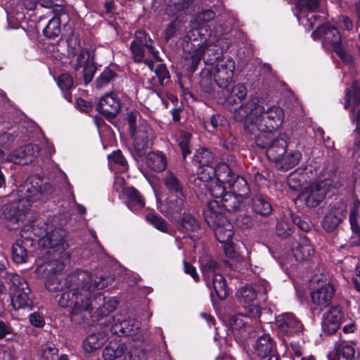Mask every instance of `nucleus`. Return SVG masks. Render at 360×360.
<instances>
[{
  "mask_svg": "<svg viewBox=\"0 0 360 360\" xmlns=\"http://www.w3.org/2000/svg\"><path fill=\"white\" fill-rule=\"evenodd\" d=\"M65 284L68 290L61 293L58 304L63 308H69L72 315H78L83 311L91 312L96 304L104 305L110 312L114 311L119 302L105 297L101 292L104 284L101 282L92 283L91 274L86 270H77L68 276Z\"/></svg>",
  "mask_w": 360,
  "mask_h": 360,
  "instance_id": "f257e3e1",
  "label": "nucleus"
},
{
  "mask_svg": "<svg viewBox=\"0 0 360 360\" xmlns=\"http://www.w3.org/2000/svg\"><path fill=\"white\" fill-rule=\"evenodd\" d=\"M44 193L41 185L32 176L27 178L18 188V200L3 205L0 217L9 230L19 228L22 217L25 215L34 202L41 200Z\"/></svg>",
  "mask_w": 360,
  "mask_h": 360,
  "instance_id": "f03ea898",
  "label": "nucleus"
},
{
  "mask_svg": "<svg viewBox=\"0 0 360 360\" xmlns=\"http://www.w3.org/2000/svg\"><path fill=\"white\" fill-rule=\"evenodd\" d=\"M257 98L248 101L246 106L248 117L243 123V131L252 132L257 129L264 131H274L280 127L284 118L283 109L279 106L265 108Z\"/></svg>",
  "mask_w": 360,
  "mask_h": 360,
  "instance_id": "7ed1b4c3",
  "label": "nucleus"
},
{
  "mask_svg": "<svg viewBox=\"0 0 360 360\" xmlns=\"http://www.w3.org/2000/svg\"><path fill=\"white\" fill-rule=\"evenodd\" d=\"M191 44V49L184 58L183 61L184 68L189 73L193 74L197 69L206 49H208L209 42L207 36L202 34L199 29L193 30L191 34L187 35Z\"/></svg>",
  "mask_w": 360,
  "mask_h": 360,
  "instance_id": "20e7f679",
  "label": "nucleus"
},
{
  "mask_svg": "<svg viewBox=\"0 0 360 360\" xmlns=\"http://www.w3.org/2000/svg\"><path fill=\"white\" fill-rule=\"evenodd\" d=\"M206 66H210L214 81L219 88L230 86L235 70V62L231 58L221 57L217 53L213 58L205 60Z\"/></svg>",
  "mask_w": 360,
  "mask_h": 360,
  "instance_id": "39448f33",
  "label": "nucleus"
},
{
  "mask_svg": "<svg viewBox=\"0 0 360 360\" xmlns=\"http://www.w3.org/2000/svg\"><path fill=\"white\" fill-rule=\"evenodd\" d=\"M221 89V94L222 96L219 97V103H221L226 108L230 111L238 112L241 118H246V106L248 101L244 103L243 101L247 95L246 86L243 84H237L236 85L229 87Z\"/></svg>",
  "mask_w": 360,
  "mask_h": 360,
  "instance_id": "423d86ee",
  "label": "nucleus"
},
{
  "mask_svg": "<svg viewBox=\"0 0 360 360\" xmlns=\"http://www.w3.org/2000/svg\"><path fill=\"white\" fill-rule=\"evenodd\" d=\"M8 279L12 283L13 293L11 295V305L14 310L28 308L31 309L33 302L30 298L31 289L26 279L18 274H9Z\"/></svg>",
  "mask_w": 360,
  "mask_h": 360,
  "instance_id": "0eeeda50",
  "label": "nucleus"
},
{
  "mask_svg": "<svg viewBox=\"0 0 360 360\" xmlns=\"http://www.w3.org/2000/svg\"><path fill=\"white\" fill-rule=\"evenodd\" d=\"M252 322L250 316L242 314H233L229 318L228 324L233 338L241 347H245L250 340L256 337V330Z\"/></svg>",
  "mask_w": 360,
  "mask_h": 360,
  "instance_id": "6e6552de",
  "label": "nucleus"
},
{
  "mask_svg": "<svg viewBox=\"0 0 360 360\" xmlns=\"http://www.w3.org/2000/svg\"><path fill=\"white\" fill-rule=\"evenodd\" d=\"M311 37L314 40L323 38V42L331 46L341 60L346 59L347 53L342 45L340 34L336 27L326 24L320 25L312 32Z\"/></svg>",
  "mask_w": 360,
  "mask_h": 360,
  "instance_id": "1a4fd4ad",
  "label": "nucleus"
},
{
  "mask_svg": "<svg viewBox=\"0 0 360 360\" xmlns=\"http://www.w3.org/2000/svg\"><path fill=\"white\" fill-rule=\"evenodd\" d=\"M72 69L75 78L83 79L85 85L89 84L92 81L97 68L93 59L90 60L89 49L84 48L79 51Z\"/></svg>",
  "mask_w": 360,
  "mask_h": 360,
  "instance_id": "9d476101",
  "label": "nucleus"
},
{
  "mask_svg": "<svg viewBox=\"0 0 360 360\" xmlns=\"http://www.w3.org/2000/svg\"><path fill=\"white\" fill-rule=\"evenodd\" d=\"M329 190V185L324 181H320L310 184L300 198L307 207L314 208L323 202Z\"/></svg>",
  "mask_w": 360,
  "mask_h": 360,
  "instance_id": "9b49d317",
  "label": "nucleus"
},
{
  "mask_svg": "<svg viewBox=\"0 0 360 360\" xmlns=\"http://www.w3.org/2000/svg\"><path fill=\"white\" fill-rule=\"evenodd\" d=\"M345 99L344 108L347 110L350 105H352L349 112V115L352 121L355 122V131H360V108L355 112L356 108L360 105V84L358 80H354L350 87L347 88Z\"/></svg>",
  "mask_w": 360,
  "mask_h": 360,
  "instance_id": "f8f14e48",
  "label": "nucleus"
},
{
  "mask_svg": "<svg viewBox=\"0 0 360 360\" xmlns=\"http://www.w3.org/2000/svg\"><path fill=\"white\" fill-rule=\"evenodd\" d=\"M275 325L278 333L287 337L299 335L303 330V325L300 321L290 312L276 316Z\"/></svg>",
  "mask_w": 360,
  "mask_h": 360,
  "instance_id": "ddd939ff",
  "label": "nucleus"
},
{
  "mask_svg": "<svg viewBox=\"0 0 360 360\" xmlns=\"http://www.w3.org/2000/svg\"><path fill=\"white\" fill-rule=\"evenodd\" d=\"M96 110L108 122L112 123L121 110V103L115 92H110L101 98Z\"/></svg>",
  "mask_w": 360,
  "mask_h": 360,
  "instance_id": "4468645a",
  "label": "nucleus"
},
{
  "mask_svg": "<svg viewBox=\"0 0 360 360\" xmlns=\"http://www.w3.org/2000/svg\"><path fill=\"white\" fill-rule=\"evenodd\" d=\"M68 232L63 228L54 229L41 240V245L49 249L48 252H68L69 245L67 243Z\"/></svg>",
  "mask_w": 360,
  "mask_h": 360,
  "instance_id": "2eb2a0df",
  "label": "nucleus"
},
{
  "mask_svg": "<svg viewBox=\"0 0 360 360\" xmlns=\"http://www.w3.org/2000/svg\"><path fill=\"white\" fill-rule=\"evenodd\" d=\"M346 214L347 207L344 203L333 204L322 220V226L326 232H333L345 219Z\"/></svg>",
  "mask_w": 360,
  "mask_h": 360,
  "instance_id": "dca6fc26",
  "label": "nucleus"
},
{
  "mask_svg": "<svg viewBox=\"0 0 360 360\" xmlns=\"http://www.w3.org/2000/svg\"><path fill=\"white\" fill-rule=\"evenodd\" d=\"M49 253L52 255L53 259L45 264L39 266L36 269V273L38 275L41 274V273H45L46 275L53 274L58 276V274L64 269L65 265L70 263V254L69 252Z\"/></svg>",
  "mask_w": 360,
  "mask_h": 360,
  "instance_id": "f3484780",
  "label": "nucleus"
},
{
  "mask_svg": "<svg viewBox=\"0 0 360 360\" xmlns=\"http://www.w3.org/2000/svg\"><path fill=\"white\" fill-rule=\"evenodd\" d=\"M186 206V195H167L165 204L160 212L170 220H176L184 211Z\"/></svg>",
  "mask_w": 360,
  "mask_h": 360,
  "instance_id": "a211bd4d",
  "label": "nucleus"
},
{
  "mask_svg": "<svg viewBox=\"0 0 360 360\" xmlns=\"http://www.w3.org/2000/svg\"><path fill=\"white\" fill-rule=\"evenodd\" d=\"M127 347L121 340L110 341L103 351L104 360H115L124 356V360H142L135 352H127Z\"/></svg>",
  "mask_w": 360,
  "mask_h": 360,
  "instance_id": "6ab92c4d",
  "label": "nucleus"
},
{
  "mask_svg": "<svg viewBox=\"0 0 360 360\" xmlns=\"http://www.w3.org/2000/svg\"><path fill=\"white\" fill-rule=\"evenodd\" d=\"M272 202V198L268 195L257 192L250 197V207L255 215L261 217H268L274 210Z\"/></svg>",
  "mask_w": 360,
  "mask_h": 360,
  "instance_id": "aec40b11",
  "label": "nucleus"
},
{
  "mask_svg": "<svg viewBox=\"0 0 360 360\" xmlns=\"http://www.w3.org/2000/svg\"><path fill=\"white\" fill-rule=\"evenodd\" d=\"M236 295L238 302L240 304H243L245 308L248 309V312L251 316H260L261 311L259 307L252 304L257 296V292L253 286L245 285L241 287L236 292Z\"/></svg>",
  "mask_w": 360,
  "mask_h": 360,
  "instance_id": "412c9836",
  "label": "nucleus"
},
{
  "mask_svg": "<svg viewBox=\"0 0 360 360\" xmlns=\"http://www.w3.org/2000/svg\"><path fill=\"white\" fill-rule=\"evenodd\" d=\"M205 221L209 226H216L220 223H226L229 221L225 215L224 210L221 208L219 201L217 200H209L205 209L202 212Z\"/></svg>",
  "mask_w": 360,
  "mask_h": 360,
  "instance_id": "4be33fe9",
  "label": "nucleus"
},
{
  "mask_svg": "<svg viewBox=\"0 0 360 360\" xmlns=\"http://www.w3.org/2000/svg\"><path fill=\"white\" fill-rule=\"evenodd\" d=\"M252 345L255 354L261 359H265L273 353H276V342L269 333L257 334Z\"/></svg>",
  "mask_w": 360,
  "mask_h": 360,
  "instance_id": "5701e85b",
  "label": "nucleus"
},
{
  "mask_svg": "<svg viewBox=\"0 0 360 360\" xmlns=\"http://www.w3.org/2000/svg\"><path fill=\"white\" fill-rule=\"evenodd\" d=\"M335 290L330 283L319 285L314 289L311 293V300L314 305L327 308L330 305L331 300L335 295Z\"/></svg>",
  "mask_w": 360,
  "mask_h": 360,
  "instance_id": "b1692460",
  "label": "nucleus"
},
{
  "mask_svg": "<svg viewBox=\"0 0 360 360\" xmlns=\"http://www.w3.org/2000/svg\"><path fill=\"white\" fill-rule=\"evenodd\" d=\"M150 130L148 125H139L134 134H130L133 139L134 155L141 158L146 155L149 147Z\"/></svg>",
  "mask_w": 360,
  "mask_h": 360,
  "instance_id": "393cba45",
  "label": "nucleus"
},
{
  "mask_svg": "<svg viewBox=\"0 0 360 360\" xmlns=\"http://www.w3.org/2000/svg\"><path fill=\"white\" fill-rule=\"evenodd\" d=\"M288 137L285 134H281L272 139L266 150V157L274 163L283 155L288 149Z\"/></svg>",
  "mask_w": 360,
  "mask_h": 360,
  "instance_id": "a878e982",
  "label": "nucleus"
},
{
  "mask_svg": "<svg viewBox=\"0 0 360 360\" xmlns=\"http://www.w3.org/2000/svg\"><path fill=\"white\" fill-rule=\"evenodd\" d=\"M200 268L207 287H210V281L217 274H221L220 264L212 257L202 256L199 258Z\"/></svg>",
  "mask_w": 360,
  "mask_h": 360,
  "instance_id": "bb28decb",
  "label": "nucleus"
},
{
  "mask_svg": "<svg viewBox=\"0 0 360 360\" xmlns=\"http://www.w3.org/2000/svg\"><path fill=\"white\" fill-rule=\"evenodd\" d=\"M220 205L223 210L229 212L230 216L242 212L245 207L243 200L238 195L232 192L225 194L219 201Z\"/></svg>",
  "mask_w": 360,
  "mask_h": 360,
  "instance_id": "cd10ccee",
  "label": "nucleus"
},
{
  "mask_svg": "<svg viewBox=\"0 0 360 360\" xmlns=\"http://www.w3.org/2000/svg\"><path fill=\"white\" fill-rule=\"evenodd\" d=\"M204 125L207 131L217 136H223L229 129L228 120L219 113L211 115L207 120L204 122Z\"/></svg>",
  "mask_w": 360,
  "mask_h": 360,
  "instance_id": "c85d7f7f",
  "label": "nucleus"
},
{
  "mask_svg": "<svg viewBox=\"0 0 360 360\" xmlns=\"http://www.w3.org/2000/svg\"><path fill=\"white\" fill-rule=\"evenodd\" d=\"M210 297L214 302L215 297L219 300H225L228 296V287L224 276L221 274H217L215 277L210 281Z\"/></svg>",
  "mask_w": 360,
  "mask_h": 360,
  "instance_id": "c756f323",
  "label": "nucleus"
},
{
  "mask_svg": "<svg viewBox=\"0 0 360 360\" xmlns=\"http://www.w3.org/2000/svg\"><path fill=\"white\" fill-rule=\"evenodd\" d=\"M302 158V153L297 150H286L278 161L275 162L276 168L286 172L295 167Z\"/></svg>",
  "mask_w": 360,
  "mask_h": 360,
  "instance_id": "7c9ffc66",
  "label": "nucleus"
},
{
  "mask_svg": "<svg viewBox=\"0 0 360 360\" xmlns=\"http://www.w3.org/2000/svg\"><path fill=\"white\" fill-rule=\"evenodd\" d=\"M32 244V241L25 238H19L11 247V257L13 262L17 264L25 263L28 258L27 247L28 243Z\"/></svg>",
  "mask_w": 360,
  "mask_h": 360,
  "instance_id": "2f4dec72",
  "label": "nucleus"
},
{
  "mask_svg": "<svg viewBox=\"0 0 360 360\" xmlns=\"http://www.w3.org/2000/svg\"><path fill=\"white\" fill-rule=\"evenodd\" d=\"M108 339V335L105 331L93 333L83 340V349L86 352H94L101 347L106 342Z\"/></svg>",
  "mask_w": 360,
  "mask_h": 360,
  "instance_id": "473e14b6",
  "label": "nucleus"
},
{
  "mask_svg": "<svg viewBox=\"0 0 360 360\" xmlns=\"http://www.w3.org/2000/svg\"><path fill=\"white\" fill-rule=\"evenodd\" d=\"M123 194L126 198V203L132 212L142 209L145 201L140 192L134 187L129 186L123 188Z\"/></svg>",
  "mask_w": 360,
  "mask_h": 360,
  "instance_id": "72a5a7b5",
  "label": "nucleus"
},
{
  "mask_svg": "<svg viewBox=\"0 0 360 360\" xmlns=\"http://www.w3.org/2000/svg\"><path fill=\"white\" fill-rule=\"evenodd\" d=\"M178 230L182 233L196 232L200 229L198 220L190 213L184 212L176 220Z\"/></svg>",
  "mask_w": 360,
  "mask_h": 360,
  "instance_id": "f704fd0d",
  "label": "nucleus"
},
{
  "mask_svg": "<svg viewBox=\"0 0 360 360\" xmlns=\"http://www.w3.org/2000/svg\"><path fill=\"white\" fill-rule=\"evenodd\" d=\"M146 163L148 167L154 172H161L167 168V160L162 152L156 150L147 155Z\"/></svg>",
  "mask_w": 360,
  "mask_h": 360,
  "instance_id": "c9c22d12",
  "label": "nucleus"
},
{
  "mask_svg": "<svg viewBox=\"0 0 360 360\" xmlns=\"http://www.w3.org/2000/svg\"><path fill=\"white\" fill-rule=\"evenodd\" d=\"M244 135L247 139L254 141V144L257 148L265 149L266 150L272 140L271 131H264L259 129L252 132L244 131Z\"/></svg>",
  "mask_w": 360,
  "mask_h": 360,
  "instance_id": "e433bc0d",
  "label": "nucleus"
},
{
  "mask_svg": "<svg viewBox=\"0 0 360 360\" xmlns=\"http://www.w3.org/2000/svg\"><path fill=\"white\" fill-rule=\"evenodd\" d=\"M199 85L202 91L207 96L214 97L215 96V82L214 81L212 69L208 66L203 68L200 73Z\"/></svg>",
  "mask_w": 360,
  "mask_h": 360,
  "instance_id": "4c0bfd02",
  "label": "nucleus"
},
{
  "mask_svg": "<svg viewBox=\"0 0 360 360\" xmlns=\"http://www.w3.org/2000/svg\"><path fill=\"white\" fill-rule=\"evenodd\" d=\"M314 248L310 240L304 236L300 237V241L293 248V255L297 260H305L314 254Z\"/></svg>",
  "mask_w": 360,
  "mask_h": 360,
  "instance_id": "58836bf2",
  "label": "nucleus"
},
{
  "mask_svg": "<svg viewBox=\"0 0 360 360\" xmlns=\"http://www.w3.org/2000/svg\"><path fill=\"white\" fill-rule=\"evenodd\" d=\"M214 230L216 239L220 243H224L232 240L234 235L233 226L229 221L226 223H220L216 226H212Z\"/></svg>",
  "mask_w": 360,
  "mask_h": 360,
  "instance_id": "ea45409f",
  "label": "nucleus"
},
{
  "mask_svg": "<svg viewBox=\"0 0 360 360\" xmlns=\"http://www.w3.org/2000/svg\"><path fill=\"white\" fill-rule=\"evenodd\" d=\"M167 188V195H186L183 191V185L179 179L172 172H167L163 179Z\"/></svg>",
  "mask_w": 360,
  "mask_h": 360,
  "instance_id": "a19ab883",
  "label": "nucleus"
},
{
  "mask_svg": "<svg viewBox=\"0 0 360 360\" xmlns=\"http://www.w3.org/2000/svg\"><path fill=\"white\" fill-rule=\"evenodd\" d=\"M236 174L229 165L225 162L219 163L216 166L215 180L229 188Z\"/></svg>",
  "mask_w": 360,
  "mask_h": 360,
  "instance_id": "79ce46f5",
  "label": "nucleus"
},
{
  "mask_svg": "<svg viewBox=\"0 0 360 360\" xmlns=\"http://www.w3.org/2000/svg\"><path fill=\"white\" fill-rule=\"evenodd\" d=\"M229 188L231 192L238 195L240 198H246L250 193V186L245 178L239 175H236Z\"/></svg>",
  "mask_w": 360,
  "mask_h": 360,
  "instance_id": "37998d69",
  "label": "nucleus"
},
{
  "mask_svg": "<svg viewBox=\"0 0 360 360\" xmlns=\"http://www.w3.org/2000/svg\"><path fill=\"white\" fill-rule=\"evenodd\" d=\"M115 65L110 64L105 67L103 72L99 75L96 80V86L98 89L107 86L110 83L115 81L118 77V75L115 70L113 69Z\"/></svg>",
  "mask_w": 360,
  "mask_h": 360,
  "instance_id": "c03bdc74",
  "label": "nucleus"
},
{
  "mask_svg": "<svg viewBox=\"0 0 360 360\" xmlns=\"http://www.w3.org/2000/svg\"><path fill=\"white\" fill-rule=\"evenodd\" d=\"M61 20L60 17L55 15L49 20L48 24L43 30L44 35L49 39H56L61 32Z\"/></svg>",
  "mask_w": 360,
  "mask_h": 360,
  "instance_id": "a18cd8bd",
  "label": "nucleus"
},
{
  "mask_svg": "<svg viewBox=\"0 0 360 360\" xmlns=\"http://www.w3.org/2000/svg\"><path fill=\"white\" fill-rule=\"evenodd\" d=\"M146 221L162 233H168L169 226L167 222L154 210L147 213L145 216Z\"/></svg>",
  "mask_w": 360,
  "mask_h": 360,
  "instance_id": "49530a36",
  "label": "nucleus"
},
{
  "mask_svg": "<svg viewBox=\"0 0 360 360\" xmlns=\"http://www.w3.org/2000/svg\"><path fill=\"white\" fill-rule=\"evenodd\" d=\"M30 145H25L21 146L18 149L15 150L11 155V159L15 164L18 165H27L28 162L32 161V156H30L28 152L30 151Z\"/></svg>",
  "mask_w": 360,
  "mask_h": 360,
  "instance_id": "de8ad7c7",
  "label": "nucleus"
},
{
  "mask_svg": "<svg viewBox=\"0 0 360 360\" xmlns=\"http://www.w3.org/2000/svg\"><path fill=\"white\" fill-rule=\"evenodd\" d=\"M360 218V200L356 199L350 208L349 221L352 232H360L359 219Z\"/></svg>",
  "mask_w": 360,
  "mask_h": 360,
  "instance_id": "09e8293b",
  "label": "nucleus"
},
{
  "mask_svg": "<svg viewBox=\"0 0 360 360\" xmlns=\"http://www.w3.org/2000/svg\"><path fill=\"white\" fill-rule=\"evenodd\" d=\"M230 219L233 221L236 227L240 229H248L250 228L252 224V217L247 213L244 212L243 210L242 212H237L236 214L230 216Z\"/></svg>",
  "mask_w": 360,
  "mask_h": 360,
  "instance_id": "8fccbe9b",
  "label": "nucleus"
},
{
  "mask_svg": "<svg viewBox=\"0 0 360 360\" xmlns=\"http://www.w3.org/2000/svg\"><path fill=\"white\" fill-rule=\"evenodd\" d=\"M214 159L211 151L207 148H200L196 151L193 157V162L198 167L210 165Z\"/></svg>",
  "mask_w": 360,
  "mask_h": 360,
  "instance_id": "3c124183",
  "label": "nucleus"
},
{
  "mask_svg": "<svg viewBox=\"0 0 360 360\" xmlns=\"http://www.w3.org/2000/svg\"><path fill=\"white\" fill-rule=\"evenodd\" d=\"M192 134L190 132L181 130L177 139L178 145L181 149L183 158L185 159L188 155L191 154V139Z\"/></svg>",
  "mask_w": 360,
  "mask_h": 360,
  "instance_id": "603ef678",
  "label": "nucleus"
},
{
  "mask_svg": "<svg viewBox=\"0 0 360 360\" xmlns=\"http://www.w3.org/2000/svg\"><path fill=\"white\" fill-rule=\"evenodd\" d=\"M198 178L203 182L211 183L215 180L216 167L211 165L198 167Z\"/></svg>",
  "mask_w": 360,
  "mask_h": 360,
  "instance_id": "864d4df0",
  "label": "nucleus"
},
{
  "mask_svg": "<svg viewBox=\"0 0 360 360\" xmlns=\"http://www.w3.org/2000/svg\"><path fill=\"white\" fill-rule=\"evenodd\" d=\"M320 0H297L295 7L300 13L314 12L319 8Z\"/></svg>",
  "mask_w": 360,
  "mask_h": 360,
  "instance_id": "5fc2aeb1",
  "label": "nucleus"
},
{
  "mask_svg": "<svg viewBox=\"0 0 360 360\" xmlns=\"http://www.w3.org/2000/svg\"><path fill=\"white\" fill-rule=\"evenodd\" d=\"M41 276L45 278L44 285L51 292H56L60 290L62 284L58 278V276L53 274L46 275L45 273H41Z\"/></svg>",
  "mask_w": 360,
  "mask_h": 360,
  "instance_id": "6e6d98bb",
  "label": "nucleus"
},
{
  "mask_svg": "<svg viewBox=\"0 0 360 360\" xmlns=\"http://www.w3.org/2000/svg\"><path fill=\"white\" fill-rule=\"evenodd\" d=\"M323 316L340 323L344 320V311L340 305L329 306Z\"/></svg>",
  "mask_w": 360,
  "mask_h": 360,
  "instance_id": "4d7b16f0",
  "label": "nucleus"
},
{
  "mask_svg": "<svg viewBox=\"0 0 360 360\" xmlns=\"http://www.w3.org/2000/svg\"><path fill=\"white\" fill-rule=\"evenodd\" d=\"M294 225L285 221H279L276 224V235L282 238L285 239L289 237L293 232Z\"/></svg>",
  "mask_w": 360,
  "mask_h": 360,
  "instance_id": "13d9d810",
  "label": "nucleus"
},
{
  "mask_svg": "<svg viewBox=\"0 0 360 360\" xmlns=\"http://www.w3.org/2000/svg\"><path fill=\"white\" fill-rule=\"evenodd\" d=\"M338 356L346 360H352L354 358L355 349L353 346L346 342H341L336 347Z\"/></svg>",
  "mask_w": 360,
  "mask_h": 360,
  "instance_id": "bf43d9fd",
  "label": "nucleus"
},
{
  "mask_svg": "<svg viewBox=\"0 0 360 360\" xmlns=\"http://www.w3.org/2000/svg\"><path fill=\"white\" fill-rule=\"evenodd\" d=\"M207 187L210 195L215 198H222L227 193L226 191L227 186L216 180L207 184Z\"/></svg>",
  "mask_w": 360,
  "mask_h": 360,
  "instance_id": "052dcab7",
  "label": "nucleus"
},
{
  "mask_svg": "<svg viewBox=\"0 0 360 360\" xmlns=\"http://www.w3.org/2000/svg\"><path fill=\"white\" fill-rule=\"evenodd\" d=\"M254 182L258 187L268 186L271 181L270 172L266 169H262L261 172H255L253 174Z\"/></svg>",
  "mask_w": 360,
  "mask_h": 360,
  "instance_id": "680f3d73",
  "label": "nucleus"
},
{
  "mask_svg": "<svg viewBox=\"0 0 360 360\" xmlns=\"http://www.w3.org/2000/svg\"><path fill=\"white\" fill-rule=\"evenodd\" d=\"M96 314L98 321L101 325H105L108 322H110L111 319L114 318V316H110V311L107 308H104V305L101 304H96Z\"/></svg>",
  "mask_w": 360,
  "mask_h": 360,
  "instance_id": "e2e57ef3",
  "label": "nucleus"
},
{
  "mask_svg": "<svg viewBox=\"0 0 360 360\" xmlns=\"http://www.w3.org/2000/svg\"><path fill=\"white\" fill-rule=\"evenodd\" d=\"M41 356L44 360H53V356L57 355L58 349L52 342H46L41 346Z\"/></svg>",
  "mask_w": 360,
  "mask_h": 360,
  "instance_id": "0e129e2a",
  "label": "nucleus"
},
{
  "mask_svg": "<svg viewBox=\"0 0 360 360\" xmlns=\"http://www.w3.org/2000/svg\"><path fill=\"white\" fill-rule=\"evenodd\" d=\"M110 162H112L121 167L120 169L125 172L128 169V164L126 158L120 150H117L108 155Z\"/></svg>",
  "mask_w": 360,
  "mask_h": 360,
  "instance_id": "69168bd1",
  "label": "nucleus"
},
{
  "mask_svg": "<svg viewBox=\"0 0 360 360\" xmlns=\"http://www.w3.org/2000/svg\"><path fill=\"white\" fill-rule=\"evenodd\" d=\"M57 84L63 91H69L73 86V78L68 72L62 73L58 77Z\"/></svg>",
  "mask_w": 360,
  "mask_h": 360,
  "instance_id": "338daca9",
  "label": "nucleus"
},
{
  "mask_svg": "<svg viewBox=\"0 0 360 360\" xmlns=\"http://www.w3.org/2000/svg\"><path fill=\"white\" fill-rule=\"evenodd\" d=\"M123 336H131L136 333L139 326L134 319H122L120 320Z\"/></svg>",
  "mask_w": 360,
  "mask_h": 360,
  "instance_id": "774afa93",
  "label": "nucleus"
}]
</instances>
